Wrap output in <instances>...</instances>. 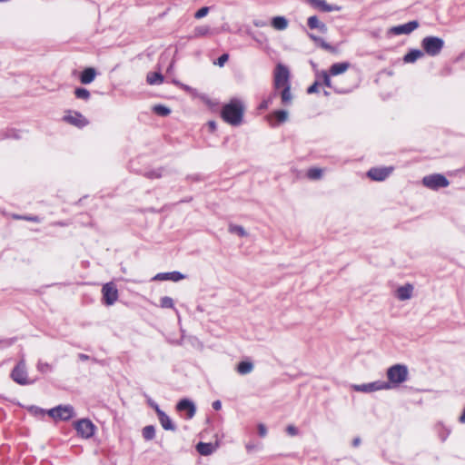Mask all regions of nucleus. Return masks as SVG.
<instances>
[{"label":"nucleus","instance_id":"nucleus-1","mask_svg":"<svg viewBox=\"0 0 465 465\" xmlns=\"http://www.w3.org/2000/svg\"><path fill=\"white\" fill-rule=\"evenodd\" d=\"M244 108L242 102L236 98L223 106L221 116L223 120L233 126H238L242 122Z\"/></svg>","mask_w":465,"mask_h":465},{"label":"nucleus","instance_id":"nucleus-2","mask_svg":"<svg viewBox=\"0 0 465 465\" xmlns=\"http://www.w3.org/2000/svg\"><path fill=\"white\" fill-rule=\"evenodd\" d=\"M420 45L424 54L434 57L440 54L444 47V41L440 37L430 35L424 37Z\"/></svg>","mask_w":465,"mask_h":465},{"label":"nucleus","instance_id":"nucleus-3","mask_svg":"<svg viewBox=\"0 0 465 465\" xmlns=\"http://www.w3.org/2000/svg\"><path fill=\"white\" fill-rule=\"evenodd\" d=\"M290 71L288 67L281 63L277 64L273 72V87L280 90L282 87L291 86Z\"/></svg>","mask_w":465,"mask_h":465},{"label":"nucleus","instance_id":"nucleus-4","mask_svg":"<svg viewBox=\"0 0 465 465\" xmlns=\"http://www.w3.org/2000/svg\"><path fill=\"white\" fill-rule=\"evenodd\" d=\"M388 381L392 387L404 382L408 378V368L402 364H395L387 370Z\"/></svg>","mask_w":465,"mask_h":465},{"label":"nucleus","instance_id":"nucleus-5","mask_svg":"<svg viewBox=\"0 0 465 465\" xmlns=\"http://www.w3.org/2000/svg\"><path fill=\"white\" fill-rule=\"evenodd\" d=\"M422 184L429 189L437 191L440 188L448 187L450 182L443 174L434 173L424 176L422 178Z\"/></svg>","mask_w":465,"mask_h":465},{"label":"nucleus","instance_id":"nucleus-6","mask_svg":"<svg viewBox=\"0 0 465 465\" xmlns=\"http://www.w3.org/2000/svg\"><path fill=\"white\" fill-rule=\"evenodd\" d=\"M47 414L54 420H68L74 415L71 405H59L47 411Z\"/></svg>","mask_w":465,"mask_h":465},{"label":"nucleus","instance_id":"nucleus-7","mask_svg":"<svg viewBox=\"0 0 465 465\" xmlns=\"http://www.w3.org/2000/svg\"><path fill=\"white\" fill-rule=\"evenodd\" d=\"M392 386L389 382H386L385 381H376L373 382L358 384L353 386L354 391L365 393L381 390H390Z\"/></svg>","mask_w":465,"mask_h":465},{"label":"nucleus","instance_id":"nucleus-8","mask_svg":"<svg viewBox=\"0 0 465 465\" xmlns=\"http://www.w3.org/2000/svg\"><path fill=\"white\" fill-rule=\"evenodd\" d=\"M11 378L15 382L20 385H25L29 383L25 360H20L15 366L11 372Z\"/></svg>","mask_w":465,"mask_h":465},{"label":"nucleus","instance_id":"nucleus-9","mask_svg":"<svg viewBox=\"0 0 465 465\" xmlns=\"http://www.w3.org/2000/svg\"><path fill=\"white\" fill-rule=\"evenodd\" d=\"M74 429L81 437L89 439L94 434L95 426L90 420L82 419L75 422Z\"/></svg>","mask_w":465,"mask_h":465},{"label":"nucleus","instance_id":"nucleus-10","mask_svg":"<svg viewBox=\"0 0 465 465\" xmlns=\"http://www.w3.org/2000/svg\"><path fill=\"white\" fill-rule=\"evenodd\" d=\"M102 293L106 305H113L118 299V291L113 282L105 283L102 288Z\"/></svg>","mask_w":465,"mask_h":465},{"label":"nucleus","instance_id":"nucleus-11","mask_svg":"<svg viewBox=\"0 0 465 465\" xmlns=\"http://www.w3.org/2000/svg\"><path fill=\"white\" fill-rule=\"evenodd\" d=\"M64 120L78 128H83L89 124L88 120L81 113L75 111H68L64 116Z\"/></svg>","mask_w":465,"mask_h":465},{"label":"nucleus","instance_id":"nucleus-12","mask_svg":"<svg viewBox=\"0 0 465 465\" xmlns=\"http://www.w3.org/2000/svg\"><path fill=\"white\" fill-rule=\"evenodd\" d=\"M392 167H373L371 168L367 175L373 181H384L392 172Z\"/></svg>","mask_w":465,"mask_h":465},{"label":"nucleus","instance_id":"nucleus-13","mask_svg":"<svg viewBox=\"0 0 465 465\" xmlns=\"http://www.w3.org/2000/svg\"><path fill=\"white\" fill-rule=\"evenodd\" d=\"M418 27H419L418 21L413 20V21H410L406 24L391 27V32L396 35H409L411 32H413L415 29H417Z\"/></svg>","mask_w":465,"mask_h":465},{"label":"nucleus","instance_id":"nucleus-14","mask_svg":"<svg viewBox=\"0 0 465 465\" xmlns=\"http://www.w3.org/2000/svg\"><path fill=\"white\" fill-rule=\"evenodd\" d=\"M289 113L286 110L281 109L273 111L268 115V121L272 127L279 125L288 120Z\"/></svg>","mask_w":465,"mask_h":465},{"label":"nucleus","instance_id":"nucleus-15","mask_svg":"<svg viewBox=\"0 0 465 465\" xmlns=\"http://www.w3.org/2000/svg\"><path fill=\"white\" fill-rule=\"evenodd\" d=\"M176 409L179 411H186L187 412V416H186L187 419H192L194 416L195 412H196V408H195L194 403L192 401L188 400V399L181 400L177 403Z\"/></svg>","mask_w":465,"mask_h":465},{"label":"nucleus","instance_id":"nucleus-16","mask_svg":"<svg viewBox=\"0 0 465 465\" xmlns=\"http://www.w3.org/2000/svg\"><path fill=\"white\" fill-rule=\"evenodd\" d=\"M155 412L158 416L159 421L162 427L166 430H175V426L173 425L170 417L163 411L158 405H155Z\"/></svg>","mask_w":465,"mask_h":465},{"label":"nucleus","instance_id":"nucleus-17","mask_svg":"<svg viewBox=\"0 0 465 465\" xmlns=\"http://www.w3.org/2000/svg\"><path fill=\"white\" fill-rule=\"evenodd\" d=\"M309 3L314 7L322 12L341 11V7L337 5H330L325 0H308Z\"/></svg>","mask_w":465,"mask_h":465},{"label":"nucleus","instance_id":"nucleus-18","mask_svg":"<svg viewBox=\"0 0 465 465\" xmlns=\"http://www.w3.org/2000/svg\"><path fill=\"white\" fill-rule=\"evenodd\" d=\"M185 278V275L181 273L180 272H160L157 273L153 280V281H172V282H179Z\"/></svg>","mask_w":465,"mask_h":465},{"label":"nucleus","instance_id":"nucleus-19","mask_svg":"<svg viewBox=\"0 0 465 465\" xmlns=\"http://www.w3.org/2000/svg\"><path fill=\"white\" fill-rule=\"evenodd\" d=\"M413 286L411 284H405L396 290V296L401 301L409 300L412 295Z\"/></svg>","mask_w":465,"mask_h":465},{"label":"nucleus","instance_id":"nucleus-20","mask_svg":"<svg viewBox=\"0 0 465 465\" xmlns=\"http://www.w3.org/2000/svg\"><path fill=\"white\" fill-rule=\"evenodd\" d=\"M96 76V71L93 67L84 69L80 74V82L83 84H91Z\"/></svg>","mask_w":465,"mask_h":465},{"label":"nucleus","instance_id":"nucleus-21","mask_svg":"<svg viewBox=\"0 0 465 465\" xmlns=\"http://www.w3.org/2000/svg\"><path fill=\"white\" fill-rule=\"evenodd\" d=\"M424 56V52L420 49H411L403 57L406 64H411Z\"/></svg>","mask_w":465,"mask_h":465},{"label":"nucleus","instance_id":"nucleus-22","mask_svg":"<svg viewBox=\"0 0 465 465\" xmlns=\"http://www.w3.org/2000/svg\"><path fill=\"white\" fill-rule=\"evenodd\" d=\"M254 365L250 361H242L236 366V371L241 375H246L253 371Z\"/></svg>","mask_w":465,"mask_h":465},{"label":"nucleus","instance_id":"nucleus-23","mask_svg":"<svg viewBox=\"0 0 465 465\" xmlns=\"http://www.w3.org/2000/svg\"><path fill=\"white\" fill-rule=\"evenodd\" d=\"M272 26L279 31H283L288 27L289 22L284 16H274L271 21Z\"/></svg>","mask_w":465,"mask_h":465},{"label":"nucleus","instance_id":"nucleus-24","mask_svg":"<svg viewBox=\"0 0 465 465\" xmlns=\"http://www.w3.org/2000/svg\"><path fill=\"white\" fill-rule=\"evenodd\" d=\"M350 63L348 62H342V63H335L331 64L330 67V74L331 75H338L341 74H343L348 70L350 67Z\"/></svg>","mask_w":465,"mask_h":465},{"label":"nucleus","instance_id":"nucleus-25","mask_svg":"<svg viewBox=\"0 0 465 465\" xmlns=\"http://www.w3.org/2000/svg\"><path fill=\"white\" fill-rule=\"evenodd\" d=\"M280 96L282 100V104L283 105H290L292 102V94L291 92V86H285L281 88Z\"/></svg>","mask_w":465,"mask_h":465},{"label":"nucleus","instance_id":"nucleus-26","mask_svg":"<svg viewBox=\"0 0 465 465\" xmlns=\"http://www.w3.org/2000/svg\"><path fill=\"white\" fill-rule=\"evenodd\" d=\"M196 450L203 456H208L214 450V447L212 443L199 442L196 445Z\"/></svg>","mask_w":465,"mask_h":465},{"label":"nucleus","instance_id":"nucleus-27","mask_svg":"<svg viewBox=\"0 0 465 465\" xmlns=\"http://www.w3.org/2000/svg\"><path fill=\"white\" fill-rule=\"evenodd\" d=\"M146 81L151 85L161 84L163 82V76L161 73L151 72L147 74Z\"/></svg>","mask_w":465,"mask_h":465},{"label":"nucleus","instance_id":"nucleus-28","mask_svg":"<svg viewBox=\"0 0 465 465\" xmlns=\"http://www.w3.org/2000/svg\"><path fill=\"white\" fill-rule=\"evenodd\" d=\"M153 113L160 116H167L171 114V109L163 104H156L153 107Z\"/></svg>","mask_w":465,"mask_h":465},{"label":"nucleus","instance_id":"nucleus-29","mask_svg":"<svg viewBox=\"0 0 465 465\" xmlns=\"http://www.w3.org/2000/svg\"><path fill=\"white\" fill-rule=\"evenodd\" d=\"M155 436V429L153 425H147L143 429V437L146 440H151Z\"/></svg>","mask_w":465,"mask_h":465},{"label":"nucleus","instance_id":"nucleus-30","mask_svg":"<svg viewBox=\"0 0 465 465\" xmlns=\"http://www.w3.org/2000/svg\"><path fill=\"white\" fill-rule=\"evenodd\" d=\"M74 95L78 99L87 101L90 98V92L84 87H77L74 90Z\"/></svg>","mask_w":465,"mask_h":465},{"label":"nucleus","instance_id":"nucleus-31","mask_svg":"<svg viewBox=\"0 0 465 465\" xmlns=\"http://www.w3.org/2000/svg\"><path fill=\"white\" fill-rule=\"evenodd\" d=\"M322 176V170L321 168H311L307 172V177L311 180H319Z\"/></svg>","mask_w":465,"mask_h":465},{"label":"nucleus","instance_id":"nucleus-32","mask_svg":"<svg viewBox=\"0 0 465 465\" xmlns=\"http://www.w3.org/2000/svg\"><path fill=\"white\" fill-rule=\"evenodd\" d=\"M317 45H319L320 47H322V49L331 53V54H336L337 53V48L331 45L330 44H328L323 38H320V41H318V43L316 44Z\"/></svg>","mask_w":465,"mask_h":465},{"label":"nucleus","instance_id":"nucleus-33","mask_svg":"<svg viewBox=\"0 0 465 465\" xmlns=\"http://www.w3.org/2000/svg\"><path fill=\"white\" fill-rule=\"evenodd\" d=\"M160 306L163 309H173L174 308L173 300L169 296L162 297L160 300Z\"/></svg>","mask_w":465,"mask_h":465},{"label":"nucleus","instance_id":"nucleus-34","mask_svg":"<svg viewBox=\"0 0 465 465\" xmlns=\"http://www.w3.org/2000/svg\"><path fill=\"white\" fill-rule=\"evenodd\" d=\"M28 411L32 415L38 418H43L45 414H47V411L45 410L39 408L37 406H31L28 409Z\"/></svg>","mask_w":465,"mask_h":465},{"label":"nucleus","instance_id":"nucleus-35","mask_svg":"<svg viewBox=\"0 0 465 465\" xmlns=\"http://www.w3.org/2000/svg\"><path fill=\"white\" fill-rule=\"evenodd\" d=\"M229 232L232 233H236L241 237L247 235V232H245L244 228L240 225L231 224L229 226Z\"/></svg>","mask_w":465,"mask_h":465},{"label":"nucleus","instance_id":"nucleus-36","mask_svg":"<svg viewBox=\"0 0 465 465\" xmlns=\"http://www.w3.org/2000/svg\"><path fill=\"white\" fill-rule=\"evenodd\" d=\"M322 23L316 15L310 16L307 21V25L311 29H318Z\"/></svg>","mask_w":465,"mask_h":465},{"label":"nucleus","instance_id":"nucleus-37","mask_svg":"<svg viewBox=\"0 0 465 465\" xmlns=\"http://www.w3.org/2000/svg\"><path fill=\"white\" fill-rule=\"evenodd\" d=\"M209 13V7L207 6H203L202 8H200L195 14H194V17L196 19H201L204 16L207 15V14Z\"/></svg>","mask_w":465,"mask_h":465},{"label":"nucleus","instance_id":"nucleus-38","mask_svg":"<svg viewBox=\"0 0 465 465\" xmlns=\"http://www.w3.org/2000/svg\"><path fill=\"white\" fill-rule=\"evenodd\" d=\"M210 31V27L207 26V25H203V26H199L195 29V35L197 36H203L205 35H207Z\"/></svg>","mask_w":465,"mask_h":465},{"label":"nucleus","instance_id":"nucleus-39","mask_svg":"<svg viewBox=\"0 0 465 465\" xmlns=\"http://www.w3.org/2000/svg\"><path fill=\"white\" fill-rule=\"evenodd\" d=\"M37 370L43 373L47 372L51 370V365L47 362L38 361Z\"/></svg>","mask_w":465,"mask_h":465},{"label":"nucleus","instance_id":"nucleus-40","mask_svg":"<svg viewBox=\"0 0 465 465\" xmlns=\"http://www.w3.org/2000/svg\"><path fill=\"white\" fill-rule=\"evenodd\" d=\"M322 80H323L324 85L329 87V88H332V84H331V78H330V74L327 72L322 71Z\"/></svg>","mask_w":465,"mask_h":465},{"label":"nucleus","instance_id":"nucleus-41","mask_svg":"<svg viewBox=\"0 0 465 465\" xmlns=\"http://www.w3.org/2000/svg\"><path fill=\"white\" fill-rule=\"evenodd\" d=\"M18 219L33 222V223H40L41 219L36 215H24V216H17Z\"/></svg>","mask_w":465,"mask_h":465},{"label":"nucleus","instance_id":"nucleus-42","mask_svg":"<svg viewBox=\"0 0 465 465\" xmlns=\"http://www.w3.org/2000/svg\"><path fill=\"white\" fill-rule=\"evenodd\" d=\"M228 59H229V54H223L217 59V61L215 62V64H217L220 67H223L225 64V63L228 61Z\"/></svg>","mask_w":465,"mask_h":465},{"label":"nucleus","instance_id":"nucleus-43","mask_svg":"<svg viewBox=\"0 0 465 465\" xmlns=\"http://www.w3.org/2000/svg\"><path fill=\"white\" fill-rule=\"evenodd\" d=\"M276 94H273L272 95H271L270 97H268L267 99H264L259 105V108L260 109H267L268 106L272 104V97L275 96Z\"/></svg>","mask_w":465,"mask_h":465},{"label":"nucleus","instance_id":"nucleus-44","mask_svg":"<svg viewBox=\"0 0 465 465\" xmlns=\"http://www.w3.org/2000/svg\"><path fill=\"white\" fill-rule=\"evenodd\" d=\"M257 429L260 437L264 438L267 435V428L264 424L259 423Z\"/></svg>","mask_w":465,"mask_h":465},{"label":"nucleus","instance_id":"nucleus-45","mask_svg":"<svg viewBox=\"0 0 465 465\" xmlns=\"http://www.w3.org/2000/svg\"><path fill=\"white\" fill-rule=\"evenodd\" d=\"M286 431L291 436H296L298 434V429L293 425L287 426Z\"/></svg>","mask_w":465,"mask_h":465},{"label":"nucleus","instance_id":"nucleus-46","mask_svg":"<svg viewBox=\"0 0 465 465\" xmlns=\"http://www.w3.org/2000/svg\"><path fill=\"white\" fill-rule=\"evenodd\" d=\"M320 85L319 82H314L308 89V94H313L318 92V86Z\"/></svg>","mask_w":465,"mask_h":465},{"label":"nucleus","instance_id":"nucleus-47","mask_svg":"<svg viewBox=\"0 0 465 465\" xmlns=\"http://www.w3.org/2000/svg\"><path fill=\"white\" fill-rule=\"evenodd\" d=\"M245 448L247 450L248 452H252L255 450L258 449L257 445L254 444L253 442H248L246 445H245Z\"/></svg>","mask_w":465,"mask_h":465},{"label":"nucleus","instance_id":"nucleus-48","mask_svg":"<svg viewBox=\"0 0 465 465\" xmlns=\"http://www.w3.org/2000/svg\"><path fill=\"white\" fill-rule=\"evenodd\" d=\"M212 406H213V410L220 411L222 408V402L219 400L214 401L213 402Z\"/></svg>","mask_w":465,"mask_h":465},{"label":"nucleus","instance_id":"nucleus-49","mask_svg":"<svg viewBox=\"0 0 465 465\" xmlns=\"http://www.w3.org/2000/svg\"><path fill=\"white\" fill-rule=\"evenodd\" d=\"M361 438L356 437L352 440L351 445H352V447L357 448L361 445Z\"/></svg>","mask_w":465,"mask_h":465},{"label":"nucleus","instance_id":"nucleus-50","mask_svg":"<svg viewBox=\"0 0 465 465\" xmlns=\"http://www.w3.org/2000/svg\"><path fill=\"white\" fill-rule=\"evenodd\" d=\"M147 176L149 178H158L161 176L160 173H158L157 171H152L150 173H147Z\"/></svg>","mask_w":465,"mask_h":465},{"label":"nucleus","instance_id":"nucleus-51","mask_svg":"<svg viewBox=\"0 0 465 465\" xmlns=\"http://www.w3.org/2000/svg\"><path fill=\"white\" fill-rule=\"evenodd\" d=\"M318 30H319L321 33L325 34V33H327V31H328V27H327V25H326L324 23H322V24L320 25V26H319Z\"/></svg>","mask_w":465,"mask_h":465},{"label":"nucleus","instance_id":"nucleus-52","mask_svg":"<svg viewBox=\"0 0 465 465\" xmlns=\"http://www.w3.org/2000/svg\"><path fill=\"white\" fill-rule=\"evenodd\" d=\"M78 359H79L80 361H84L89 360V359H90V357H89L87 354L79 353V354H78Z\"/></svg>","mask_w":465,"mask_h":465},{"label":"nucleus","instance_id":"nucleus-53","mask_svg":"<svg viewBox=\"0 0 465 465\" xmlns=\"http://www.w3.org/2000/svg\"><path fill=\"white\" fill-rule=\"evenodd\" d=\"M208 126L212 132L216 129V123L214 121L208 122Z\"/></svg>","mask_w":465,"mask_h":465},{"label":"nucleus","instance_id":"nucleus-54","mask_svg":"<svg viewBox=\"0 0 465 465\" xmlns=\"http://www.w3.org/2000/svg\"><path fill=\"white\" fill-rule=\"evenodd\" d=\"M309 37H310V38H311V39H312L315 44H317V43H318V41H320V38H321L320 36H316V35H312V34H310V35H309Z\"/></svg>","mask_w":465,"mask_h":465},{"label":"nucleus","instance_id":"nucleus-55","mask_svg":"<svg viewBox=\"0 0 465 465\" xmlns=\"http://www.w3.org/2000/svg\"><path fill=\"white\" fill-rule=\"evenodd\" d=\"M155 405H157L156 403H151V406L155 410Z\"/></svg>","mask_w":465,"mask_h":465},{"label":"nucleus","instance_id":"nucleus-56","mask_svg":"<svg viewBox=\"0 0 465 465\" xmlns=\"http://www.w3.org/2000/svg\"><path fill=\"white\" fill-rule=\"evenodd\" d=\"M325 95H329V93L327 91L324 92Z\"/></svg>","mask_w":465,"mask_h":465},{"label":"nucleus","instance_id":"nucleus-57","mask_svg":"<svg viewBox=\"0 0 465 465\" xmlns=\"http://www.w3.org/2000/svg\"><path fill=\"white\" fill-rule=\"evenodd\" d=\"M463 173H465V167L462 169Z\"/></svg>","mask_w":465,"mask_h":465}]
</instances>
